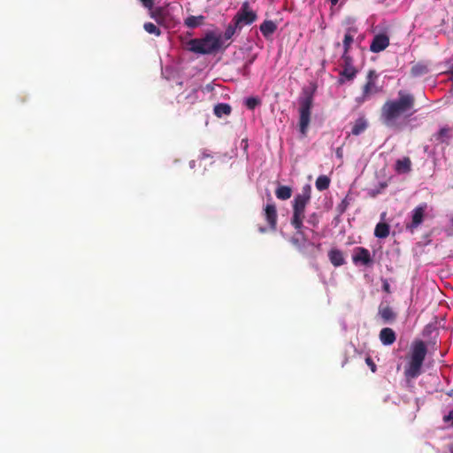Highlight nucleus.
<instances>
[{
  "instance_id": "obj_1",
  "label": "nucleus",
  "mask_w": 453,
  "mask_h": 453,
  "mask_svg": "<svg viewBox=\"0 0 453 453\" xmlns=\"http://www.w3.org/2000/svg\"><path fill=\"white\" fill-rule=\"evenodd\" d=\"M415 102L412 94L400 90L398 98L388 100L382 105L380 115L381 123L389 128H400L401 118L408 119L416 112Z\"/></svg>"
},
{
  "instance_id": "obj_2",
  "label": "nucleus",
  "mask_w": 453,
  "mask_h": 453,
  "mask_svg": "<svg viewBox=\"0 0 453 453\" xmlns=\"http://www.w3.org/2000/svg\"><path fill=\"white\" fill-rule=\"evenodd\" d=\"M311 197V187L306 184L303 187L301 193L297 194L293 200V215L291 225L301 234L303 222L304 219L305 209Z\"/></svg>"
},
{
  "instance_id": "obj_3",
  "label": "nucleus",
  "mask_w": 453,
  "mask_h": 453,
  "mask_svg": "<svg viewBox=\"0 0 453 453\" xmlns=\"http://www.w3.org/2000/svg\"><path fill=\"white\" fill-rule=\"evenodd\" d=\"M426 353L427 349L423 341H416L413 343L411 358L404 371V374L407 378L415 379L419 376Z\"/></svg>"
},
{
  "instance_id": "obj_4",
  "label": "nucleus",
  "mask_w": 453,
  "mask_h": 453,
  "mask_svg": "<svg viewBox=\"0 0 453 453\" xmlns=\"http://www.w3.org/2000/svg\"><path fill=\"white\" fill-rule=\"evenodd\" d=\"M221 47V36H217L213 33H208L201 39H191L188 42L189 50L199 54H211L218 51Z\"/></svg>"
},
{
  "instance_id": "obj_5",
  "label": "nucleus",
  "mask_w": 453,
  "mask_h": 453,
  "mask_svg": "<svg viewBox=\"0 0 453 453\" xmlns=\"http://www.w3.org/2000/svg\"><path fill=\"white\" fill-rule=\"evenodd\" d=\"M303 96L299 99V130L303 135H306L313 106V92L303 89Z\"/></svg>"
},
{
  "instance_id": "obj_6",
  "label": "nucleus",
  "mask_w": 453,
  "mask_h": 453,
  "mask_svg": "<svg viewBox=\"0 0 453 453\" xmlns=\"http://www.w3.org/2000/svg\"><path fill=\"white\" fill-rule=\"evenodd\" d=\"M257 18L256 12L250 8V4L246 1L242 3L240 10L233 18V22L234 27L241 30L243 26L250 25L256 21Z\"/></svg>"
},
{
  "instance_id": "obj_7",
  "label": "nucleus",
  "mask_w": 453,
  "mask_h": 453,
  "mask_svg": "<svg viewBox=\"0 0 453 453\" xmlns=\"http://www.w3.org/2000/svg\"><path fill=\"white\" fill-rule=\"evenodd\" d=\"M378 74L375 70H370L366 75V82L363 86L362 96L358 97L359 103L365 102L369 99L372 95L380 92V88L376 85Z\"/></svg>"
},
{
  "instance_id": "obj_8",
  "label": "nucleus",
  "mask_w": 453,
  "mask_h": 453,
  "mask_svg": "<svg viewBox=\"0 0 453 453\" xmlns=\"http://www.w3.org/2000/svg\"><path fill=\"white\" fill-rule=\"evenodd\" d=\"M352 261L356 265H361L365 266H371L373 263L370 251L364 247H356L354 249Z\"/></svg>"
},
{
  "instance_id": "obj_9",
  "label": "nucleus",
  "mask_w": 453,
  "mask_h": 453,
  "mask_svg": "<svg viewBox=\"0 0 453 453\" xmlns=\"http://www.w3.org/2000/svg\"><path fill=\"white\" fill-rule=\"evenodd\" d=\"M426 209V204L423 203L418 206H417L412 211H411V223L406 224V228L410 230L411 232H413L415 229H417L423 222L425 211Z\"/></svg>"
},
{
  "instance_id": "obj_10",
  "label": "nucleus",
  "mask_w": 453,
  "mask_h": 453,
  "mask_svg": "<svg viewBox=\"0 0 453 453\" xmlns=\"http://www.w3.org/2000/svg\"><path fill=\"white\" fill-rule=\"evenodd\" d=\"M342 60L343 64L340 74L345 77L346 80L352 81L357 73V70L353 65L352 58L349 54H342Z\"/></svg>"
},
{
  "instance_id": "obj_11",
  "label": "nucleus",
  "mask_w": 453,
  "mask_h": 453,
  "mask_svg": "<svg viewBox=\"0 0 453 453\" xmlns=\"http://www.w3.org/2000/svg\"><path fill=\"white\" fill-rule=\"evenodd\" d=\"M168 6L169 4H165L164 6L152 8V10L150 12V18L153 19L158 25H165L170 18Z\"/></svg>"
},
{
  "instance_id": "obj_12",
  "label": "nucleus",
  "mask_w": 453,
  "mask_h": 453,
  "mask_svg": "<svg viewBox=\"0 0 453 453\" xmlns=\"http://www.w3.org/2000/svg\"><path fill=\"white\" fill-rule=\"evenodd\" d=\"M264 217L271 230L275 231L277 228V209L274 203H267L264 208Z\"/></svg>"
},
{
  "instance_id": "obj_13",
  "label": "nucleus",
  "mask_w": 453,
  "mask_h": 453,
  "mask_svg": "<svg viewBox=\"0 0 453 453\" xmlns=\"http://www.w3.org/2000/svg\"><path fill=\"white\" fill-rule=\"evenodd\" d=\"M389 45V38L385 34L376 35L370 45V50L374 53L384 50Z\"/></svg>"
},
{
  "instance_id": "obj_14",
  "label": "nucleus",
  "mask_w": 453,
  "mask_h": 453,
  "mask_svg": "<svg viewBox=\"0 0 453 453\" xmlns=\"http://www.w3.org/2000/svg\"><path fill=\"white\" fill-rule=\"evenodd\" d=\"M379 338L383 345H391L395 342L396 334L392 328L384 327L380 330Z\"/></svg>"
},
{
  "instance_id": "obj_15",
  "label": "nucleus",
  "mask_w": 453,
  "mask_h": 453,
  "mask_svg": "<svg viewBox=\"0 0 453 453\" xmlns=\"http://www.w3.org/2000/svg\"><path fill=\"white\" fill-rule=\"evenodd\" d=\"M395 170L398 173H408L411 171V160L409 157H403L397 159L395 165Z\"/></svg>"
},
{
  "instance_id": "obj_16",
  "label": "nucleus",
  "mask_w": 453,
  "mask_h": 453,
  "mask_svg": "<svg viewBox=\"0 0 453 453\" xmlns=\"http://www.w3.org/2000/svg\"><path fill=\"white\" fill-rule=\"evenodd\" d=\"M328 257L330 262L335 266H341L345 264V259L343 257V253L337 249H332L328 252Z\"/></svg>"
},
{
  "instance_id": "obj_17",
  "label": "nucleus",
  "mask_w": 453,
  "mask_h": 453,
  "mask_svg": "<svg viewBox=\"0 0 453 453\" xmlns=\"http://www.w3.org/2000/svg\"><path fill=\"white\" fill-rule=\"evenodd\" d=\"M379 315L385 323L392 322L396 319V313L388 305L380 306L379 308Z\"/></svg>"
},
{
  "instance_id": "obj_18",
  "label": "nucleus",
  "mask_w": 453,
  "mask_h": 453,
  "mask_svg": "<svg viewBox=\"0 0 453 453\" xmlns=\"http://www.w3.org/2000/svg\"><path fill=\"white\" fill-rule=\"evenodd\" d=\"M259 28L262 35L268 38L277 30V25L273 20H265Z\"/></svg>"
},
{
  "instance_id": "obj_19",
  "label": "nucleus",
  "mask_w": 453,
  "mask_h": 453,
  "mask_svg": "<svg viewBox=\"0 0 453 453\" xmlns=\"http://www.w3.org/2000/svg\"><path fill=\"white\" fill-rule=\"evenodd\" d=\"M292 192L289 186L279 185L275 190V196L280 200H288L291 197Z\"/></svg>"
},
{
  "instance_id": "obj_20",
  "label": "nucleus",
  "mask_w": 453,
  "mask_h": 453,
  "mask_svg": "<svg viewBox=\"0 0 453 453\" xmlns=\"http://www.w3.org/2000/svg\"><path fill=\"white\" fill-rule=\"evenodd\" d=\"M390 226L385 222H380L376 225L374 229V235L377 238H386L389 235Z\"/></svg>"
},
{
  "instance_id": "obj_21",
  "label": "nucleus",
  "mask_w": 453,
  "mask_h": 453,
  "mask_svg": "<svg viewBox=\"0 0 453 453\" xmlns=\"http://www.w3.org/2000/svg\"><path fill=\"white\" fill-rule=\"evenodd\" d=\"M367 127H368V124H367L366 119L364 118H359L355 121V123L352 127V129H351V134L353 135H359L360 134H362L363 132L365 131Z\"/></svg>"
},
{
  "instance_id": "obj_22",
  "label": "nucleus",
  "mask_w": 453,
  "mask_h": 453,
  "mask_svg": "<svg viewBox=\"0 0 453 453\" xmlns=\"http://www.w3.org/2000/svg\"><path fill=\"white\" fill-rule=\"evenodd\" d=\"M213 111L218 118H221L230 115L232 108L228 104L220 103L214 106Z\"/></svg>"
},
{
  "instance_id": "obj_23",
  "label": "nucleus",
  "mask_w": 453,
  "mask_h": 453,
  "mask_svg": "<svg viewBox=\"0 0 453 453\" xmlns=\"http://www.w3.org/2000/svg\"><path fill=\"white\" fill-rule=\"evenodd\" d=\"M204 17L203 15L199 16H188L184 24L186 27L189 28H195L203 24Z\"/></svg>"
},
{
  "instance_id": "obj_24",
  "label": "nucleus",
  "mask_w": 453,
  "mask_h": 453,
  "mask_svg": "<svg viewBox=\"0 0 453 453\" xmlns=\"http://www.w3.org/2000/svg\"><path fill=\"white\" fill-rule=\"evenodd\" d=\"M330 179L326 175H320L317 178L315 186L319 191H324L329 188Z\"/></svg>"
},
{
  "instance_id": "obj_25",
  "label": "nucleus",
  "mask_w": 453,
  "mask_h": 453,
  "mask_svg": "<svg viewBox=\"0 0 453 453\" xmlns=\"http://www.w3.org/2000/svg\"><path fill=\"white\" fill-rule=\"evenodd\" d=\"M427 72H428L427 66L426 65L420 64V63L414 65L411 69V74L413 77H418V76L425 75L426 73H427Z\"/></svg>"
},
{
  "instance_id": "obj_26",
  "label": "nucleus",
  "mask_w": 453,
  "mask_h": 453,
  "mask_svg": "<svg viewBox=\"0 0 453 453\" xmlns=\"http://www.w3.org/2000/svg\"><path fill=\"white\" fill-rule=\"evenodd\" d=\"M434 137L439 142H447L450 138V129L448 127H442L436 134H434Z\"/></svg>"
},
{
  "instance_id": "obj_27",
  "label": "nucleus",
  "mask_w": 453,
  "mask_h": 453,
  "mask_svg": "<svg viewBox=\"0 0 453 453\" xmlns=\"http://www.w3.org/2000/svg\"><path fill=\"white\" fill-rule=\"evenodd\" d=\"M354 36L351 34V29L349 28L343 39V54H349L351 44L353 43Z\"/></svg>"
},
{
  "instance_id": "obj_28",
  "label": "nucleus",
  "mask_w": 453,
  "mask_h": 453,
  "mask_svg": "<svg viewBox=\"0 0 453 453\" xmlns=\"http://www.w3.org/2000/svg\"><path fill=\"white\" fill-rule=\"evenodd\" d=\"M143 28L147 33L150 35H155L156 36H159L161 35V30L151 22L144 23Z\"/></svg>"
},
{
  "instance_id": "obj_29",
  "label": "nucleus",
  "mask_w": 453,
  "mask_h": 453,
  "mask_svg": "<svg viewBox=\"0 0 453 453\" xmlns=\"http://www.w3.org/2000/svg\"><path fill=\"white\" fill-rule=\"evenodd\" d=\"M236 30H239V27H235L234 23L232 20L231 23L226 28V31L223 35L224 39L225 40L231 39L233 37V35L235 34Z\"/></svg>"
},
{
  "instance_id": "obj_30",
  "label": "nucleus",
  "mask_w": 453,
  "mask_h": 453,
  "mask_svg": "<svg viewBox=\"0 0 453 453\" xmlns=\"http://www.w3.org/2000/svg\"><path fill=\"white\" fill-rule=\"evenodd\" d=\"M261 101L257 97L250 96L245 100V105L250 110H254L257 105H259Z\"/></svg>"
},
{
  "instance_id": "obj_31",
  "label": "nucleus",
  "mask_w": 453,
  "mask_h": 453,
  "mask_svg": "<svg viewBox=\"0 0 453 453\" xmlns=\"http://www.w3.org/2000/svg\"><path fill=\"white\" fill-rule=\"evenodd\" d=\"M308 223L311 224L312 226H317L319 224V219L316 213H312L310 215L308 219Z\"/></svg>"
},
{
  "instance_id": "obj_32",
  "label": "nucleus",
  "mask_w": 453,
  "mask_h": 453,
  "mask_svg": "<svg viewBox=\"0 0 453 453\" xmlns=\"http://www.w3.org/2000/svg\"><path fill=\"white\" fill-rule=\"evenodd\" d=\"M365 363L367 364V365L371 368V371L372 372H376V365L374 364V362L372 361V359L370 357H367L365 358Z\"/></svg>"
},
{
  "instance_id": "obj_33",
  "label": "nucleus",
  "mask_w": 453,
  "mask_h": 453,
  "mask_svg": "<svg viewBox=\"0 0 453 453\" xmlns=\"http://www.w3.org/2000/svg\"><path fill=\"white\" fill-rule=\"evenodd\" d=\"M142 4V5L149 9L150 12L152 10L153 6H154V1L153 0H140Z\"/></svg>"
},
{
  "instance_id": "obj_34",
  "label": "nucleus",
  "mask_w": 453,
  "mask_h": 453,
  "mask_svg": "<svg viewBox=\"0 0 453 453\" xmlns=\"http://www.w3.org/2000/svg\"><path fill=\"white\" fill-rule=\"evenodd\" d=\"M383 290L386 291L387 293L390 292V287L387 281L384 282V284H383Z\"/></svg>"
},
{
  "instance_id": "obj_35",
  "label": "nucleus",
  "mask_w": 453,
  "mask_h": 453,
  "mask_svg": "<svg viewBox=\"0 0 453 453\" xmlns=\"http://www.w3.org/2000/svg\"><path fill=\"white\" fill-rule=\"evenodd\" d=\"M339 0H330L331 4L333 5H335L338 3Z\"/></svg>"
},
{
  "instance_id": "obj_36",
  "label": "nucleus",
  "mask_w": 453,
  "mask_h": 453,
  "mask_svg": "<svg viewBox=\"0 0 453 453\" xmlns=\"http://www.w3.org/2000/svg\"><path fill=\"white\" fill-rule=\"evenodd\" d=\"M447 395L450 397H453V390L449 391Z\"/></svg>"
},
{
  "instance_id": "obj_37",
  "label": "nucleus",
  "mask_w": 453,
  "mask_h": 453,
  "mask_svg": "<svg viewBox=\"0 0 453 453\" xmlns=\"http://www.w3.org/2000/svg\"><path fill=\"white\" fill-rule=\"evenodd\" d=\"M259 230H260V232H262V233L265 232V228H264V227H260V229H259Z\"/></svg>"
},
{
  "instance_id": "obj_38",
  "label": "nucleus",
  "mask_w": 453,
  "mask_h": 453,
  "mask_svg": "<svg viewBox=\"0 0 453 453\" xmlns=\"http://www.w3.org/2000/svg\"><path fill=\"white\" fill-rule=\"evenodd\" d=\"M450 73H451V75H452V77H453V67H452V68H451V70H450Z\"/></svg>"
},
{
  "instance_id": "obj_39",
  "label": "nucleus",
  "mask_w": 453,
  "mask_h": 453,
  "mask_svg": "<svg viewBox=\"0 0 453 453\" xmlns=\"http://www.w3.org/2000/svg\"><path fill=\"white\" fill-rule=\"evenodd\" d=\"M452 223H453V218H452Z\"/></svg>"
}]
</instances>
